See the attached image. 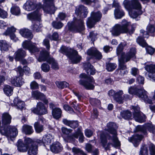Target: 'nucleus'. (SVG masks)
Here are the masks:
<instances>
[{"instance_id": "1", "label": "nucleus", "mask_w": 155, "mask_h": 155, "mask_svg": "<svg viewBox=\"0 0 155 155\" xmlns=\"http://www.w3.org/2000/svg\"><path fill=\"white\" fill-rule=\"evenodd\" d=\"M107 127L105 130L112 135V137L109 136L104 132L102 133L100 136V140L102 146L105 149L108 148L111 144L115 147L120 146V142L117 137L115 124L110 122L107 124Z\"/></svg>"}, {"instance_id": "2", "label": "nucleus", "mask_w": 155, "mask_h": 155, "mask_svg": "<svg viewBox=\"0 0 155 155\" xmlns=\"http://www.w3.org/2000/svg\"><path fill=\"white\" fill-rule=\"evenodd\" d=\"M125 8L129 12L131 17L136 18L139 15L142 14L141 5L138 0H132L131 1L124 0L123 2Z\"/></svg>"}, {"instance_id": "3", "label": "nucleus", "mask_w": 155, "mask_h": 155, "mask_svg": "<svg viewBox=\"0 0 155 155\" xmlns=\"http://www.w3.org/2000/svg\"><path fill=\"white\" fill-rule=\"evenodd\" d=\"M130 24V22H128L125 19H124L122 21L121 25L117 24L114 25L111 31V33L113 35L116 36H118L121 33L128 32L130 34H131L135 30L136 25L135 24L132 25L130 30L129 31L128 27Z\"/></svg>"}, {"instance_id": "4", "label": "nucleus", "mask_w": 155, "mask_h": 155, "mask_svg": "<svg viewBox=\"0 0 155 155\" xmlns=\"http://www.w3.org/2000/svg\"><path fill=\"white\" fill-rule=\"evenodd\" d=\"M60 52L65 54L73 63L79 62L81 59V57L78 55L77 51L66 47L62 46L61 48Z\"/></svg>"}, {"instance_id": "5", "label": "nucleus", "mask_w": 155, "mask_h": 155, "mask_svg": "<svg viewBox=\"0 0 155 155\" xmlns=\"http://www.w3.org/2000/svg\"><path fill=\"white\" fill-rule=\"evenodd\" d=\"M38 60L39 62L46 61L51 65V68L54 70H57L59 69L56 61L53 57L49 56V53L47 51L43 50L41 51Z\"/></svg>"}, {"instance_id": "6", "label": "nucleus", "mask_w": 155, "mask_h": 155, "mask_svg": "<svg viewBox=\"0 0 155 155\" xmlns=\"http://www.w3.org/2000/svg\"><path fill=\"white\" fill-rule=\"evenodd\" d=\"M79 77L81 78L79 81L80 84L87 89L92 90L94 88V80L92 77L88 76L86 74L83 73L80 75Z\"/></svg>"}, {"instance_id": "7", "label": "nucleus", "mask_w": 155, "mask_h": 155, "mask_svg": "<svg viewBox=\"0 0 155 155\" xmlns=\"http://www.w3.org/2000/svg\"><path fill=\"white\" fill-rule=\"evenodd\" d=\"M40 13L38 10H37L32 13L29 14L27 15L28 18L31 21L36 20L35 24L32 26L33 30L36 32L40 31L41 26H40V21L41 20Z\"/></svg>"}, {"instance_id": "8", "label": "nucleus", "mask_w": 155, "mask_h": 155, "mask_svg": "<svg viewBox=\"0 0 155 155\" xmlns=\"http://www.w3.org/2000/svg\"><path fill=\"white\" fill-rule=\"evenodd\" d=\"M132 51V54H131L130 57V54H127L126 56V59H124L123 62H121L119 61V68L117 69V71L119 74L121 75H123L127 73V71L126 68V66L124 64L129 61L131 58H135V50L134 48H132L131 50V52Z\"/></svg>"}, {"instance_id": "9", "label": "nucleus", "mask_w": 155, "mask_h": 155, "mask_svg": "<svg viewBox=\"0 0 155 155\" xmlns=\"http://www.w3.org/2000/svg\"><path fill=\"white\" fill-rule=\"evenodd\" d=\"M102 17V14L100 11L92 12L90 17L88 18L87 21L88 27L90 28L93 27L96 22L100 21Z\"/></svg>"}, {"instance_id": "10", "label": "nucleus", "mask_w": 155, "mask_h": 155, "mask_svg": "<svg viewBox=\"0 0 155 155\" xmlns=\"http://www.w3.org/2000/svg\"><path fill=\"white\" fill-rule=\"evenodd\" d=\"M2 128L0 129V132L3 135H5L8 137L12 140V138L15 137L18 135V131L17 129L15 127L11 126H8L7 128L2 130Z\"/></svg>"}, {"instance_id": "11", "label": "nucleus", "mask_w": 155, "mask_h": 155, "mask_svg": "<svg viewBox=\"0 0 155 155\" xmlns=\"http://www.w3.org/2000/svg\"><path fill=\"white\" fill-rule=\"evenodd\" d=\"M68 25L69 29L71 31L80 32L84 29V22L81 19H76L74 22Z\"/></svg>"}, {"instance_id": "12", "label": "nucleus", "mask_w": 155, "mask_h": 155, "mask_svg": "<svg viewBox=\"0 0 155 155\" xmlns=\"http://www.w3.org/2000/svg\"><path fill=\"white\" fill-rule=\"evenodd\" d=\"M32 140L29 138H26L25 140L24 143H23L21 139L19 140L18 141L17 148L18 150L21 152H26L28 147L30 145H31Z\"/></svg>"}, {"instance_id": "13", "label": "nucleus", "mask_w": 155, "mask_h": 155, "mask_svg": "<svg viewBox=\"0 0 155 155\" xmlns=\"http://www.w3.org/2000/svg\"><path fill=\"white\" fill-rule=\"evenodd\" d=\"M147 130L155 136V126L151 124L148 123L143 126H138L136 128L137 131H141L145 135L147 134Z\"/></svg>"}, {"instance_id": "14", "label": "nucleus", "mask_w": 155, "mask_h": 155, "mask_svg": "<svg viewBox=\"0 0 155 155\" xmlns=\"http://www.w3.org/2000/svg\"><path fill=\"white\" fill-rule=\"evenodd\" d=\"M22 46L24 48L28 49L31 53L38 52L39 51L36 47V44L30 40L24 41L22 44Z\"/></svg>"}, {"instance_id": "15", "label": "nucleus", "mask_w": 155, "mask_h": 155, "mask_svg": "<svg viewBox=\"0 0 155 155\" xmlns=\"http://www.w3.org/2000/svg\"><path fill=\"white\" fill-rule=\"evenodd\" d=\"M124 46L122 43H121L119 45L117 49V55L118 56V61H120L121 62H123L124 59H126V56L127 54H130V55L128 56L129 57L131 56V54H132L133 53L132 51L131 52V49L134 48L135 50V53L136 52V49L135 48H132L130 49V52L125 55L124 53L122 51Z\"/></svg>"}, {"instance_id": "16", "label": "nucleus", "mask_w": 155, "mask_h": 155, "mask_svg": "<svg viewBox=\"0 0 155 155\" xmlns=\"http://www.w3.org/2000/svg\"><path fill=\"white\" fill-rule=\"evenodd\" d=\"M34 113L38 115H44L48 113V110L43 103L39 102L37 103V107L31 110Z\"/></svg>"}, {"instance_id": "17", "label": "nucleus", "mask_w": 155, "mask_h": 155, "mask_svg": "<svg viewBox=\"0 0 155 155\" xmlns=\"http://www.w3.org/2000/svg\"><path fill=\"white\" fill-rule=\"evenodd\" d=\"M128 92L130 94H136L140 97H148V93L143 88L139 89L137 87H130Z\"/></svg>"}, {"instance_id": "18", "label": "nucleus", "mask_w": 155, "mask_h": 155, "mask_svg": "<svg viewBox=\"0 0 155 155\" xmlns=\"http://www.w3.org/2000/svg\"><path fill=\"white\" fill-rule=\"evenodd\" d=\"M53 139V137L50 134H47L44 135L42 138V140L37 139L36 141V142L40 145L49 144L51 143L52 140Z\"/></svg>"}, {"instance_id": "19", "label": "nucleus", "mask_w": 155, "mask_h": 155, "mask_svg": "<svg viewBox=\"0 0 155 155\" xmlns=\"http://www.w3.org/2000/svg\"><path fill=\"white\" fill-rule=\"evenodd\" d=\"M88 13L87 8L83 5H80L75 10L76 14L82 18H86Z\"/></svg>"}, {"instance_id": "20", "label": "nucleus", "mask_w": 155, "mask_h": 155, "mask_svg": "<svg viewBox=\"0 0 155 155\" xmlns=\"http://www.w3.org/2000/svg\"><path fill=\"white\" fill-rule=\"evenodd\" d=\"M79 137V140L80 142H83L84 140V136L81 132V129L78 128L77 131H76L72 135L68 137L69 140L71 142H74L75 140V139H77Z\"/></svg>"}, {"instance_id": "21", "label": "nucleus", "mask_w": 155, "mask_h": 155, "mask_svg": "<svg viewBox=\"0 0 155 155\" xmlns=\"http://www.w3.org/2000/svg\"><path fill=\"white\" fill-rule=\"evenodd\" d=\"M11 116L8 113H5L2 114V122L3 127H0L2 128V130L7 128V127L9 126L8 124H10L11 122Z\"/></svg>"}, {"instance_id": "22", "label": "nucleus", "mask_w": 155, "mask_h": 155, "mask_svg": "<svg viewBox=\"0 0 155 155\" xmlns=\"http://www.w3.org/2000/svg\"><path fill=\"white\" fill-rule=\"evenodd\" d=\"M43 9L45 12L50 14H54L56 10L53 3L51 5L44 4Z\"/></svg>"}, {"instance_id": "23", "label": "nucleus", "mask_w": 155, "mask_h": 155, "mask_svg": "<svg viewBox=\"0 0 155 155\" xmlns=\"http://www.w3.org/2000/svg\"><path fill=\"white\" fill-rule=\"evenodd\" d=\"M142 138V135L136 134L129 138L128 140L130 142L132 143L135 147H137L139 145Z\"/></svg>"}, {"instance_id": "24", "label": "nucleus", "mask_w": 155, "mask_h": 155, "mask_svg": "<svg viewBox=\"0 0 155 155\" xmlns=\"http://www.w3.org/2000/svg\"><path fill=\"white\" fill-rule=\"evenodd\" d=\"M87 54L89 55L94 56L97 59H101L102 58V55L101 53L95 48H91L88 49L87 51Z\"/></svg>"}, {"instance_id": "25", "label": "nucleus", "mask_w": 155, "mask_h": 155, "mask_svg": "<svg viewBox=\"0 0 155 155\" xmlns=\"http://www.w3.org/2000/svg\"><path fill=\"white\" fill-rule=\"evenodd\" d=\"M16 29L13 27H12L8 28L4 33V34L6 35H9L11 39L15 41H16L18 40V39L14 33Z\"/></svg>"}, {"instance_id": "26", "label": "nucleus", "mask_w": 155, "mask_h": 155, "mask_svg": "<svg viewBox=\"0 0 155 155\" xmlns=\"http://www.w3.org/2000/svg\"><path fill=\"white\" fill-rule=\"evenodd\" d=\"M36 7V4L29 0L27 1L23 6L25 10L28 11L34 10Z\"/></svg>"}, {"instance_id": "27", "label": "nucleus", "mask_w": 155, "mask_h": 155, "mask_svg": "<svg viewBox=\"0 0 155 155\" xmlns=\"http://www.w3.org/2000/svg\"><path fill=\"white\" fill-rule=\"evenodd\" d=\"M15 59L17 61H19L26 55L25 51L22 49H18L15 53Z\"/></svg>"}, {"instance_id": "28", "label": "nucleus", "mask_w": 155, "mask_h": 155, "mask_svg": "<svg viewBox=\"0 0 155 155\" xmlns=\"http://www.w3.org/2000/svg\"><path fill=\"white\" fill-rule=\"evenodd\" d=\"M11 82L14 86L20 87L24 82L21 77H15L12 79Z\"/></svg>"}, {"instance_id": "29", "label": "nucleus", "mask_w": 155, "mask_h": 155, "mask_svg": "<svg viewBox=\"0 0 155 155\" xmlns=\"http://www.w3.org/2000/svg\"><path fill=\"white\" fill-rule=\"evenodd\" d=\"M50 149L52 152L58 153L62 150V147L59 143L57 142L51 145L50 146Z\"/></svg>"}, {"instance_id": "30", "label": "nucleus", "mask_w": 155, "mask_h": 155, "mask_svg": "<svg viewBox=\"0 0 155 155\" xmlns=\"http://www.w3.org/2000/svg\"><path fill=\"white\" fill-rule=\"evenodd\" d=\"M20 33L23 37L26 38L31 39L33 37L30 31L27 29L21 30L20 31Z\"/></svg>"}, {"instance_id": "31", "label": "nucleus", "mask_w": 155, "mask_h": 155, "mask_svg": "<svg viewBox=\"0 0 155 155\" xmlns=\"http://www.w3.org/2000/svg\"><path fill=\"white\" fill-rule=\"evenodd\" d=\"M18 97H15L13 100L14 105L18 109H22L25 106L24 102L20 100Z\"/></svg>"}, {"instance_id": "32", "label": "nucleus", "mask_w": 155, "mask_h": 155, "mask_svg": "<svg viewBox=\"0 0 155 155\" xmlns=\"http://www.w3.org/2000/svg\"><path fill=\"white\" fill-rule=\"evenodd\" d=\"M134 118L135 120L138 122L142 123L144 122L145 120L146 117L143 114L140 113H136L134 114Z\"/></svg>"}, {"instance_id": "33", "label": "nucleus", "mask_w": 155, "mask_h": 155, "mask_svg": "<svg viewBox=\"0 0 155 155\" xmlns=\"http://www.w3.org/2000/svg\"><path fill=\"white\" fill-rule=\"evenodd\" d=\"M10 47L11 45L6 41L4 40L0 41V48L1 51H7Z\"/></svg>"}, {"instance_id": "34", "label": "nucleus", "mask_w": 155, "mask_h": 155, "mask_svg": "<svg viewBox=\"0 0 155 155\" xmlns=\"http://www.w3.org/2000/svg\"><path fill=\"white\" fill-rule=\"evenodd\" d=\"M87 73L88 74L94 75L95 73V70L90 63H87L84 65Z\"/></svg>"}, {"instance_id": "35", "label": "nucleus", "mask_w": 155, "mask_h": 155, "mask_svg": "<svg viewBox=\"0 0 155 155\" xmlns=\"http://www.w3.org/2000/svg\"><path fill=\"white\" fill-rule=\"evenodd\" d=\"M61 110L59 108H55L53 109L52 111L53 117L56 119H58L61 118Z\"/></svg>"}, {"instance_id": "36", "label": "nucleus", "mask_w": 155, "mask_h": 155, "mask_svg": "<svg viewBox=\"0 0 155 155\" xmlns=\"http://www.w3.org/2000/svg\"><path fill=\"white\" fill-rule=\"evenodd\" d=\"M22 131L25 134L28 135L31 134L33 132V130L31 126L25 124L23 126Z\"/></svg>"}, {"instance_id": "37", "label": "nucleus", "mask_w": 155, "mask_h": 155, "mask_svg": "<svg viewBox=\"0 0 155 155\" xmlns=\"http://www.w3.org/2000/svg\"><path fill=\"white\" fill-rule=\"evenodd\" d=\"M33 141L31 145L29 147L28 153L29 155H36L37 153V147L33 145Z\"/></svg>"}, {"instance_id": "38", "label": "nucleus", "mask_w": 155, "mask_h": 155, "mask_svg": "<svg viewBox=\"0 0 155 155\" xmlns=\"http://www.w3.org/2000/svg\"><path fill=\"white\" fill-rule=\"evenodd\" d=\"M13 88L10 86L5 85L3 88L4 92L8 96H10L13 94Z\"/></svg>"}, {"instance_id": "39", "label": "nucleus", "mask_w": 155, "mask_h": 155, "mask_svg": "<svg viewBox=\"0 0 155 155\" xmlns=\"http://www.w3.org/2000/svg\"><path fill=\"white\" fill-rule=\"evenodd\" d=\"M115 17L117 19L121 18L124 15V13L121 9H116L114 11Z\"/></svg>"}, {"instance_id": "40", "label": "nucleus", "mask_w": 155, "mask_h": 155, "mask_svg": "<svg viewBox=\"0 0 155 155\" xmlns=\"http://www.w3.org/2000/svg\"><path fill=\"white\" fill-rule=\"evenodd\" d=\"M18 70L21 76L23 74V72L27 74L30 73V69L27 66H24L23 69L21 67L19 66L18 68Z\"/></svg>"}, {"instance_id": "41", "label": "nucleus", "mask_w": 155, "mask_h": 155, "mask_svg": "<svg viewBox=\"0 0 155 155\" xmlns=\"http://www.w3.org/2000/svg\"><path fill=\"white\" fill-rule=\"evenodd\" d=\"M120 115L123 118L125 119H130L132 117V114L131 112L128 110L121 112Z\"/></svg>"}, {"instance_id": "42", "label": "nucleus", "mask_w": 155, "mask_h": 155, "mask_svg": "<svg viewBox=\"0 0 155 155\" xmlns=\"http://www.w3.org/2000/svg\"><path fill=\"white\" fill-rule=\"evenodd\" d=\"M34 126L35 131L37 133H41L44 129L43 125L41 124L38 122H35Z\"/></svg>"}, {"instance_id": "43", "label": "nucleus", "mask_w": 155, "mask_h": 155, "mask_svg": "<svg viewBox=\"0 0 155 155\" xmlns=\"http://www.w3.org/2000/svg\"><path fill=\"white\" fill-rule=\"evenodd\" d=\"M12 14L15 15H18L20 14V9L17 6H14L12 7L11 9Z\"/></svg>"}, {"instance_id": "44", "label": "nucleus", "mask_w": 155, "mask_h": 155, "mask_svg": "<svg viewBox=\"0 0 155 155\" xmlns=\"http://www.w3.org/2000/svg\"><path fill=\"white\" fill-rule=\"evenodd\" d=\"M57 86L59 88L63 89L68 87L69 85L65 81H57L55 83Z\"/></svg>"}, {"instance_id": "45", "label": "nucleus", "mask_w": 155, "mask_h": 155, "mask_svg": "<svg viewBox=\"0 0 155 155\" xmlns=\"http://www.w3.org/2000/svg\"><path fill=\"white\" fill-rule=\"evenodd\" d=\"M147 29L148 33L151 34V35H155V27L154 25L149 24L147 26Z\"/></svg>"}, {"instance_id": "46", "label": "nucleus", "mask_w": 155, "mask_h": 155, "mask_svg": "<svg viewBox=\"0 0 155 155\" xmlns=\"http://www.w3.org/2000/svg\"><path fill=\"white\" fill-rule=\"evenodd\" d=\"M148 150L146 145H143L141 147L139 155H148Z\"/></svg>"}, {"instance_id": "47", "label": "nucleus", "mask_w": 155, "mask_h": 155, "mask_svg": "<svg viewBox=\"0 0 155 155\" xmlns=\"http://www.w3.org/2000/svg\"><path fill=\"white\" fill-rule=\"evenodd\" d=\"M52 25L56 29H60L63 26L64 24L60 21H53L52 23Z\"/></svg>"}, {"instance_id": "48", "label": "nucleus", "mask_w": 155, "mask_h": 155, "mask_svg": "<svg viewBox=\"0 0 155 155\" xmlns=\"http://www.w3.org/2000/svg\"><path fill=\"white\" fill-rule=\"evenodd\" d=\"M117 65L114 63H109L106 65V69L109 71H111L114 70L116 68Z\"/></svg>"}, {"instance_id": "49", "label": "nucleus", "mask_w": 155, "mask_h": 155, "mask_svg": "<svg viewBox=\"0 0 155 155\" xmlns=\"http://www.w3.org/2000/svg\"><path fill=\"white\" fill-rule=\"evenodd\" d=\"M137 42L140 46L145 47L147 46V44L143 39L141 37H139L137 39Z\"/></svg>"}, {"instance_id": "50", "label": "nucleus", "mask_w": 155, "mask_h": 155, "mask_svg": "<svg viewBox=\"0 0 155 155\" xmlns=\"http://www.w3.org/2000/svg\"><path fill=\"white\" fill-rule=\"evenodd\" d=\"M145 70L150 73L155 72V65H147L145 67Z\"/></svg>"}, {"instance_id": "51", "label": "nucleus", "mask_w": 155, "mask_h": 155, "mask_svg": "<svg viewBox=\"0 0 155 155\" xmlns=\"http://www.w3.org/2000/svg\"><path fill=\"white\" fill-rule=\"evenodd\" d=\"M32 97H43L44 95L38 91H33L31 92Z\"/></svg>"}, {"instance_id": "52", "label": "nucleus", "mask_w": 155, "mask_h": 155, "mask_svg": "<svg viewBox=\"0 0 155 155\" xmlns=\"http://www.w3.org/2000/svg\"><path fill=\"white\" fill-rule=\"evenodd\" d=\"M41 68L43 71L47 72L50 70V67L47 64L44 63L41 65Z\"/></svg>"}, {"instance_id": "53", "label": "nucleus", "mask_w": 155, "mask_h": 155, "mask_svg": "<svg viewBox=\"0 0 155 155\" xmlns=\"http://www.w3.org/2000/svg\"><path fill=\"white\" fill-rule=\"evenodd\" d=\"M48 37L51 40L56 41L58 39V35L57 32H54L52 35H48Z\"/></svg>"}, {"instance_id": "54", "label": "nucleus", "mask_w": 155, "mask_h": 155, "mask_svg": "<svg viewBox=\"0 0 155 155\" xmlns=\"http://www.w3.org/2000/svg\"><path fill=\"white\" fill-rule=\"evenodd\" d=\"M30 86L31 89H36L39 88V84L35 81H33L31 83Z\"/></svg>"}, {"instance_id": "55", "label": "nucleus", "mask_w": 155, "mask_h": 155, "mask_svg": "<svg viewBox=\"0 0 155 155\" xmlns=\"http://www.w3.org/2000/svg\"><path fill=\"white\" fill-rule=\"evenodd\" d=\"M72 151L74 155H79L80 153H82V150L80 149L74 147L72 149Z\"/></svg>"}, {"instance_id": "56", "label": "nucleus", "mask_w": 155, "mask_h": 155, "mask_svg": "<svg viewBox=\"0 0 155 155\" xmlns=\"http://www.w3.org/2000/svg\"><path fill=\"white\" fill-rule=\"evenodd\" d=\"M67 15L65 13L63 12H60L58 15V18L62 21L64 20L66 17Z\"/></svg>"}, {"instance_id": "57", "label": "nucleus", "mask_w": 155, "mask_h": 155, "mask_svg": "<svg viewBox=\"0 0 155 155\" xmlns=\"http://www.w3.org/2000/svg\"><path fill=\"white\" fill-rule=\"evenodd\" d=\"M7 16V12L0 8V17L3 18H6Z\"/></svg>"}, {"instance_id": "58", "label": "nucleus", "mask_w": 155, "mask_h": 155, "mask_svg": "<svg viewBox=\"0 0 155 155\" xmlns=\"http://www.w3.org/2000/svg\"><path fill=\"white\" fill-rule=\"evenodd\" d=\"M61 129L62 133L66 135L69 134L70 133H71L72 131L71 129H68L64 127H62Z\"/></svg>"}, {"instance_id": "59", "label": "nucleus", "mask_w": 155, "mask_h": 155, "mask_svg": "<svg viewBox=\"0 0 155 155\" xmlns=\"http://www.w3.org/2000/svg\"><path fill=\"white\" fill-rule=\"evenodd\" d=\"M149 149L151 155H155V147L153 144H150L149 146Z\"/></svg>"}, {"instance_id": "60", "label": "nucleus", "mask_w": 155, "mask_h": 155, "mask_svg": "<svg viewBox=\"0 0 155 155\" xmlns=\"http://www.w3.org/2000/svg\"><path fill=\"white\" fill-rule=\"evenodd\" d=\"M146 50L147 52L150 55L153 54L155 51L154 49L149 46H148L146 47Z\"/></svg>"}, {"instance_id": "61", "label": "nucleus", "mask_w": 155, "mask_h": 155, "mask_svg": "<svg viewBox=\"0 0 155 155\" xmlns=\"http://www.w3.org/2000/svg\"><path fill=\"white\" fill-rule=\"evenodd\" d=\"M78 126V123L77 121L71 120L69 127L73 128H75Z\"/></svg>"}, {"instance_id": "62", "label": "nucleus", "mask_w": 155, "mask_h": 155, "mask_svg": "<svg viewBox=\"0 0 155 155\" xmlns=\"http://www.w3.org/2000/svg\"><path fill=\"white\" fill-rule=\"evenodd\" d=\"M139 73V71L138 69L135 68H133L131 69V73L134 76H135L137 74Z\"/></svg>"}, {"instance_id": "63", "label": "nucleus", "mask_w": 155, "mask_h": 155, "mask_svg": "<svg viewBox=\"0 0 155 155\" xmlns=\"http://www.w3.org/2000/svg\"><path fill=\"white\" fill-rule=\"evenodd\" d=\"M141 100L143 101L145 103L151 104L153 103L152 101L149 99V97H141Z\"/></svg>"}, {"instance_id": "64", "label": "nucleus", "mask_w": 155, "mask_h": 155, "mask_svg": "<svg viewBox=\"0 0 155 155\" xmlns=\"http://www.w3.org/2000/svg\"><path fill=\"white\" fill-rule=\"evenodd\" d=\"M137 81L139 84H143L144 78L141 76H139L137 78Z\"/></svg>"}]
</instances>
